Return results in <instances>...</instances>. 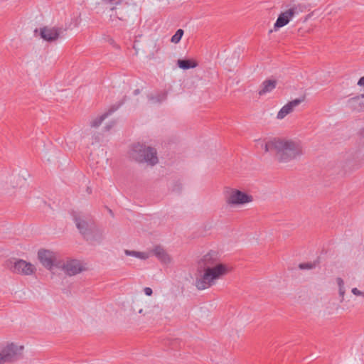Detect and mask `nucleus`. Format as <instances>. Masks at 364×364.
<instances>
[{"mask_svg": "<svg viewBox=\"0 0 364 364\" xmlns=\"http://www.w3.org/2000/svg\"><path fill=\"white\" fill-rule=\"evenodd\" d=\"M139 92H140V90L139 89H136L134 91V95H137L138 94H139Z\"/></svg>", "mask_w": 364, "mask_h": 364, "instance_id": "7c9ffc66", "label": "nucleus"}, {"mask_svg": "<svg viewBox=\"0 0 364 364\" xmlns=\"http://www.w3.org/2000/svg\"><path fill=\"white\" fill-rule=\"evenodd\" d=\"M38 257L43 267L48 269H51L55 265L56 262L55 253L46 250H40L38 252Z\"/></svg>", "mask_w": 364, "mask_h": 364, "instance_id": "9d476101", "label": "nucleus"}, {"mask_svg": "<svg viewBox=\"0 0 364 364\" xmlns=\"http://www.w3.org/2000/svg\"><path fill=\"white\" fill-rule=\"evenodd\" d=\"M253 198L240 190L232 189L227 198V203L231 205H242L252 202Z\"/></svg>", "mask_w": 364, "mask_h": 364, "instance_id": "6e6552de", "label": "nucleus"}, {"mask_svg": "<svg viewBox=\"0 0 364 364\" xmlns=\"http://www.w3.org/2000/svg\"><path fill=\"white\" fill-rule=\"evenodd\" d=\"M167 97V92L166 91H163L157 93L156 95H148V99L151 103H161L164 101Z\"/></svg>", "mask_w": 364, "mask_h": 364, "instance_id": "6ab92c4d", "label": "nucleus"}, {"mask_svg": "<svg viewBox=\"0 0 364 364\" xmlns=\"http://www.w3.org/2000/svg\"><path fill=\"white\" fill-rule=\"evenodd\" d=\"M308 17H309V16H306V17L305 18V19H304V22H305V21H307Z\"/></svg>", "mask_w": 364, "mask_h": 364, "instance_id": "c9c22d12", "label": "nucleus"}, {"mask_svg": "<svg viewBox=\"0 0 364 364\" xmlns=\"http://www.w3.org/2000/svg\"><path fill=\"white\" fill-rule=\"evenodd\" d=\"M363 102L364 100L362 94L360 96L350 98L347 102V106L352 110L360 112L364 109Z\"/></svg>", "mask_w": 364, "mask_h": 364, "instance_id": "4468645a", "label": "nucleus"}, {"mask_svg": "<svg viewBox=\"0 0 364 364\" xmlns=\"http://www.w3.org/2000/svg\"><path fill=\"white\" fill-rule=\"evenodd\" d=\"M144 291L145 294L147 296H151V294L153 293L152 289L150 287H145L144 289Z\"/></svg>", "mask_w": 364, "mask_h": 364, "instance_id": "cd10ccee", "label": "nucleus"}, {"mask_svg": "<svg viewBox=\"0 0 364 364\" xmlns=\"http://www.w3.org/2000/svg\"><path fill=\"white\" fill-rule=\"evenodd\" d=\"M277 144V138L267 141L264 146V149L265 152L274 151L276 153V145Z\"/></svg>", "mask_w": 364, "mask_h": 364, "instance_id": "412c9836", "label": "nucleus"}, {"mask_svg": "<svg viewBox=\"0 0 364 364\" xmlns=\"http://www.w3.org/2000/svg\"><path fill=\"white\" fill-rule=\"evenodd\" d=\"M129 156L138 163H146L151 166H154L159 162L156 150L140 143L132 145Z\"/></svg>", "mask_w": 364, "mask_h": 364, "instance_id": "7ed1b4c3", "label": "nucleus"}, {"mask_svg": "<svg viewBox=\"0 0 364 364\" xmlns=\"http://www.w3.org/2000/svg\"><path fill=\"white\" fill-rule=\"evenodd\" d=\"M73 220L80 233L85 238L92 228L95 225L94 221L88 215L74 213L73 214Z\"/></svg>", "mask_w": 364, "mask_h": 364, "instance_id": "423d86ee", "label": "nucleus"}, {"mask_svg": "<svg viewBox=\"0 0 364 364\" xmlns=\"http://www.w3.org/2000/svg\"><path fill=\"white\" fill-rule=\"evenodd\" d=\"M303 101L301 99H295L289 102L287 105L282 107L277 113V118L278 119H284L287 114L291 113L296 106H298Z\"/></svg>", "mask_w": 364, "mask_h": 364, "instance_id": "ddd939ff", "label": "nucleus"}, {"mask_svg": "<svg viewBox=\"0 0 364 364\" xmlns=\"http://www.w3.org/2000/svg\"><path fill=\"white\" fill-rule=\"evenodd\" d=\"M316 263L315 262H306V263H300L299 264V268L300 269L304 270V269H312L316 267Z\"/></svg>", "mask_w": 364, "mask_h": 364, "instance_id": "b1692460", "label": "nucleus"}, {"mask_svg": "<svg viewBox=\"0 0 364 364\" xmlns=\"http://www.w3.org/2000/svg\"><path fill=\"white\" fill-rule=\"evenodd\" d=\"M62 269L65 274L69 276L76 275L83 270L81 262L77 259H69L66 261L63 264Z\"/></svg>", "mask_w": 364, "mask_h": 364, "instance_id": "9b49d317", "label": "nucleus"}, {"mask_svg": "<svg viewBox=\"0 0 364 364\" xmlns=\"http://www.w3.org/2000/svg\"><path fill=\"white\" fill-rule=\"evenodd\" d=\"M178 66L183 70L194 68L197 66V63L190 59H179L177 61Z\"/></svg>", "mask_w": 364, "mask_h": 364, "instance_id": "a211bd4d", "label": "nucleus"}, {"mask_svg": "<svg viewBox=\"0 0 364 364\" xmlns=\"http://www.w3.org/2000/svg\"><path fill=\"white\" fill-rule=\"evenodd\" d=\"M184 33V31L183 29H178L175 34L171 37V42L173 43H178L180 42L183 35Z\"/></svg>", "mask_w": 364, "mask_h": 364, "instance_id": "5701e85b", "label": "nucleus"}, {"mask_svg": "<svg viewBox=\"0 0 364 364\" xmlns=\"http://www.w3.org/2000/svg\"><path fill=\"white\" fill-rule=\"evenodd\" d=\"M67 28L63 26H45L40 28L41 37L48 42L57 41L58 38H63L65 36Z\"/></svg>", "mask_w": 364, "mask_h": 364, "instance_id": "0eeeda50", "label": "nucleus"}, {"mask_svg": "<svg viewBox=\"0 0 364 364\" xmlns=\"http://www.w3.org/2000/svg\"><path fill=\"white\" fill-rule=\"evenodd\" d=\"M104 230L95 225L85 239L91 244H100L104 240Z\"/></svg>", "mask_w": 364, "mask_h": 364, "instance_id": "f8f14e48", "label": "nucleus"}, {"mask_svg": "<svg viewBox=\"0 0 364 364\" xmlns=\"http://www.w3.org/2000/svg\"><path fill=\"white\" fill-rule=\"evenodd\" d=\"M336 282H337V284L338 286V289H339V295L341 297V301L343 300V297H344V295H345V287H344V282L343 280V279H341V277H338L336 279Z\"/></svg>", "mask_w": 364, "mask_h": 364, "instance_id": "4be33fe9", "label": "nucleus"}, {"mask_svg": "<svg viewBox=\"0 0 364 364\" xmlns=\"http://www.w3.org/2000/svg\"><path fill=\"white\" fill-rule=\"evenodd\" d=\"M277 81L276 80L267 79L261 85V89L258 91L259 95H264L272 92L277 86Z\"/></svg>", "mask_w": 364, "mask_h": 364, "instance_id": "2eb2a0df", "label": "nucleus"}, {"mask_svg": "<svg viewBox=\"0 0 364 364\" xmlns=\"http://www.w3.org/2000/svg\"><path fill=\"white\" fill-rule=\"evenodd\" d=\"M105 4L119 5L122 3V0H102Z\"/></svg>", "mask_w": 364, "mask_h": 364, "instance_id": "a878e982", "label": "nucleus"}, {"mask_svg": "<svg viewBox=\"0 0 364 364\" xmlns=\"http://www.w3.org/2000/svg\"><path fill=\"white\" fill-rule=\"evenodd\" d=\"M153 252L154 255L162 262L164 263H168L171 261L170 257L166 253V252L164 250V248H162L160 246L156 247Z\"/></svg>", "mask_w": 364, "mask_h": 364, "instance_id": "f3484780", "label": "nucleus"}, {"mask_svg": "<svg viewBox=\"0 0 364 364\" xmlns=\"http://www.w3.org/2000/svg\"><path fill=\"white\" fill-rule=\"evenodd\" d=\"M352 293L354 294V295H356V296H364V292L360 291L359 289H358L357 288H353L352 290H351Z\"/></svg>", "mask_w": 364, "mask_h": 364, "instance_id": "bb28decb", "label": "nucleus"}, {"mask_svg": "<svg viewBox=\"0 0 364 364\" xmlns=\"http://www.w3.org/2000/svg\"><path fill=\"white\" fill-rule=\"evenodd\" d=\"M87 191L88 193H91L92 191H91V188L90 187H87Z\"/></svg>", "mask_w": 364, "mask_h": 364, "instance_id": "473e14b6", "label": "nucleus"}, {"mask_svg": "<svg viewBox=\"0 0 364 364\" xmlns=\"http://www.w3.org/2000/svg\"><path fill=\"white\" fill-rule=\"evenodd\" d=\"M119 107V105H117V106H113L112 107H111L109 109V110L103 114L102 115L95 118V119H93L92 121H91L90 122V126L92 127H99L102 122L109 115L111 114L112 113H113L114 111H116Z\"/></svg>", "mask_w": 364, "mask_h": 364, "instance_id": "dca6fc26", "label": "nucleus"}, {"mask_svg": "<svg viewBox=\"0 0 364 364\" xmlns=\"http://www.w3.org/2000/svg\"><path fill=\"white\" fill-rule=\"evenodd\" d=\"M109 213H110L112 215H113V213H112V210L109 209Z\"/></svg>", "mask_w": 364, "mask_h": 364, "instance_id": "f704fd0d", "label": "nucleus"}, {"mask_svg": "<svg viewBox=\"0 0 364 364\" xmlns=\"http://www.w3.org/2000/svg\"><path fill=\"white\" fill-rule=\"evenodd\" d=\"M310 31V28H299L297 31V35L299 36H304L306 33Z\"/></svg>", "mask_w": 364, "mask_h": 364, "instance_id": "393cba45", "label": "nucleus"}, {"mask_svg": "<svg viewBox=\"0 0 364 364\" xmlns=\"http://www.w3.org/2000/svg\"><path fill=\"white\" fill-rule=\"evenodd\" d=\"M6 267L12 272L23 275H31L36 271L35 267L31 263L21 259L8 260Z\"/></svg>", "mask_w": 364, "mask_h": 364, "instance_id": "39448f33", "label": "nucleus"}, {"mask_svg": "<svg viewBox=\"0 0 364 364\" xmlns=\"http://www.w3.org/2000/svg\"><path fill=\"white\" fill-rule=\"evenodd\" d=\"M198 267L203 274L196 279L195 285L198 290H204L215 284V281L231 271L228 266L218 262L217 253L215 252L205 255L198 262Z\"/></svg>", "mask_w": 364, "mask_h": 364, "instance_id": "f257e3e1", "label": "nucleus"}, {"mask_svg": "<svg viewBox=\"0 0 364 364\" xmlns=\"http://www.w3.org/2000/svg\"><path fill=\"white\" fill-rule=\"evenodd\" d=\"M303 154L300 142L292 139L277 138L276 159L280 163H287L300 158Z\"/></svg>", "mask_w": 364, "mask_h": 364, "instance_id": "f03ea898", "label": "nucleus"}, {"mask_svg": "<svg viewBox=\"0 0 364 364\" xmlns=\"http://www.w3.org/2000/svg\"><path fill=\"white\" fill-rule=\"evenodd\" d=\"M358 85L359 86H364V76L363 77H361L358 82Z\"/></svg>", "mask_w": 364, "mask_h": 364, "instance_id": "c85d7f7f", "label": "nucleus"}, {"mask_svg": "<svg viewBox=\"0 0 364 364\" xmlns=\"http://www.w3.org/2000/svg\"><path fill=\"white\" fill-rule=\"evenodd\" d=\"M23 350V346H16L14 343H11L6 346L2 350V354L6 363L14 362L21 358L22 351Z\"/></svg>", "mask_w": 364, "mask_h": 364, "instance_id": "1a4fd4ad", "label": "nucleus"}, {"mask_svg": "<svg viewBox=\"0 0 364 364\" xmlns=\"http://www.w3.org/2000/svg\"><path fill=\"white\" fill-rule=\"evenodd\" d=\"M112 127V125H107V126L105 127V129H106L107 130H109V129H111V127Z\"/></svg>", "mask_w": 364, "mask_h": 364, "instance_id": "2f4dec72", "label": "nucleus"}, {"mask_svg": "<svg viewBox=\"0 0 364 364\" xmlns=\"http://www.w3.org/2000/svg\"><path fill=\"white\" fill-rule=\"evenodd\" d=\"M306 10V6L304 4H291L288 9L282 12L274 23V28L277 31L287 24L295 16Z\"/></svg>", "mask_w": 364, "mask_h": 364, "instance_id": "20e7f679", "label": "nucleus"}, {"mask_svg": "<svg viewBox=\"0 0 364 364\" xmlns=\"http://www.w3.org/2000/svg\"><path fill=\"white\" fill-rule=\"evenodd\" d=\"M20 181H21V182H22V183H24L25 181H26V178H23L22 179L20 178Z\"/></svg>", "mask_w": 364, "mask_h": 364, "instance_id": "72a5a7b5", "label": "nucleus"}, {"mask_svg": "<svg viewBox=\"0 0 364 364\" xmlns=\"http://www.w3.org/2000/svg\"><path fill=\"white\" fill-rule=\"evenodd\" d=\"M124 253L127 256H132V257H137V258H139L141 259H146L148 258V255L144 252L126 250L124 251Z\"/></svg>", "mask_w": 364, "mask_h": 364, "instance_id": "aec40b11", "label": "nucleus"}, {"mask_svg": "<svg viewBox=\"0 0 364 364\" xmlns=\"http://www.w3.org/2000/svg\"><path fill=\"white\" fill-rule=\"evenodd\" d=\"M6 363V360H4L2 352L0 353V364H4Z\"/></svg>", "mask_w": 364, "mask_h": 364, "instance_id": "c756f323", "label": "nucleus"}]
</instances>
